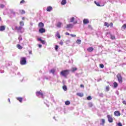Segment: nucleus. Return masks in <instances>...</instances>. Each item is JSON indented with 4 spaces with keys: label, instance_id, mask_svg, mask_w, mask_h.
<instances>
[{
    "label": "nucleus",
    "instance_id": "nucleus-9",
    "mask_svg": "<svg viewBox=\"0 0 126 126\" xmlns=\"http://www.w3.org/2000/svg\"><path fill=\"white\" fill-rule=\"evenodd\" d=\"M39 32L41 34H43V33H45V32H46V30L43 28H41L39 30Z\"/></svg>",
    "mask_w": 126,
    "mask_h": 126
},
{
    "label": "nucleus",
    "instance_id": "nucleus-20",
    "mask_svg": "<svg viewBox=\"0 0 126 126\" xmlns=\"http://www.w3.org/2000/svg\"><path fill=\"white\" fill-rule=\"evenodd\" d=\"M4 30H5V26H1L0 27V31H4Z\"/></svg>",
    "mask_w": 126,
    "mask_h": 126
},
{
    "label": "nucleus",
    "instance_id": "nucleus-62",
    "mask_svg": "<svg viewBox=\"0 0 126 126\" xmlns=\"http://www.w3.org/2000/svg\"><path fill=\"white\" fill-rule=\"evenodd\" d=\"M22 20H24L25 18H24V17H23V18H22Z\"/></svg>",
    "mask_w": 126,
    "mask_h": 126
},
{
    "label": "nucleus",
    "instance_id": "nucleus-37",
    "mask_svg": "<svg viewBox=\"0 0 126 126\" xmlns=\"http://www.w3.org/2000/svg\"><path fill=\"white\" fill-rule=\"evenodd\" d=\"M106 91H109V90H110V86H106Z\"/></svg>",
    "mask_w": 126,
    "mask_h": 126
},
{
    "label": "nucleus",
    "instance_id": "nucleus-13",
    "mask_svg": "<svg viewBox=\"0 0 126 126\" xmlns=\"http://www.w3.org/2000/svg\"><path fill=\"white\" fill-rule=\"evenodd\" d=\"M37 41H39L41 44H43V45H45V44H46V41L45 40H42V38H38Z\"/></svg>",
    "mask_w": 126,
    "mask_h": 126
},
{
    "label": "nucleus",
    "instance_id": "nucleus-1",
    "mask_svg": "<svg viewBox=\"0 0 126 126\" xmlns=\"http://www.w3.org/2000/svg\"><path fill=\"white\" fill-rule=\"evenodd\" d=\"M12 30L14 31H17L18 33H24L25 29L22 27H18L17 26H14L12 27Z\"/></svg>",
    "mask_w": 126,
    "mask_h": 126
},
{
    "label": "nucleus",
    "instance_id": "nucleus-47",
    "mask_svg": "<svg viewBox=\"0 0 126 126\" xmlns=\"http://www.w3.org/2000/svg\"><path fill=\"white\" fill-rule=\"evenodd\" d=\"M103 96H104V94H103L101 93V94H99V96L100 97H103Z\"/></svg>",
    "mask_w": 126,
    "mask_h": 126
},
{
    "label": "nucleus",
    "instance_id": "nucleus-58",
    "mask_svg": "<svg viewBox=\"0 0 126 126\" xmlns=\"http://www.w3.org/2000/svg\"><path fill=\"white\" fill-rule=\"evenodd\" d=\"M116 94H117V95H119V92L118 91H116Z\"/></svg>",
    "mask_w": 126,
    "mask_h": 126
},
{
    "label": "nucleus",
    "instance_id": "nucleus-8",
    "mask_svg": "<svg viewBox=\"0 0 126 126\" xmlns=\"http://www.w3.org/2000/svg\"><path fill=\"white\" fill-rule=\"evenodd\" d=\"M74 19H75L74 17H72V18H71L70 19V21H69V22H70V23H72V22H73V24H76V23H77V21H75V22H74Z\"/></svg>",
    "mask_w": 126,
    "mask_h": 126
},
{
    "label": "nucleus",
    "instance_id": "nucleus-45",
    "mask_svg": "<svg viewBox=\"0 0 126 126\" xmlns=\"http://www.w3.org/2000/svg\"><path fill=\"white\" fill-rule=\"evenodd\" d=\"M59 49V46H58V45H56L55 46V50H56V51H58V49Z\"/></svg>",
    "mask_w": 126,
    "mask_h": 126
},
{
    "label": "nucleus",
    "instance_id": "nucleus-61",
    "mask_svg": "<svg viewBox=\"0 0 126 126\" xmlns=\"http://www.w3.org/2000/svg\"><path fill=\"white\" fill-rule=\"evenodd\" d=\"M80 87H83V85H81Z\"/></svg>",
    "mask_w": 126,
    "mask_h": 126
},
{
    "label": "nucleus",
    "instance_id": "nucleus-36",
    "mask_svg": "<svg viewBox=\"0 0 126 126\" xmlns=\"http://www.w3.org/2000/svg\"><path fill=\"white\" fill-rule=\"evenodd\" d=\"M88 105H89V107H90L93 106V103H92V102L89 103Z\"/></svg>",
    "mask_w": 126,
    "mask_h": 126
},
{
    "label": "nucleus",
    "instance_id": "nucleus-50",
    "mask_svg": "<svg viewBox=\"0 0 126 126\" xmlns=\"http://www.w3.org/2000/svg\"><path fill=\"white\" fill-rule=\"evenodd\" d=\"M109 26H110V27H113V23H111L109 24Z\"/></svg>",
    "mask_w": 126,
    "mask_h": 126
},
{
    "label": "nucleus",
    "instance_id": "nucleus-3",
    "mask_svg": "<svg viewBox=\"0 0 126 126\" xmlns=\"http://www.w3.org/2000/svg\"><path fill=\"white\" fill-rule=\"evenodd\" d=\"M117 78L118 82L120 83V84H122V83H123V77L122 76V75H121V73H118L117 75Z\"/></svg>",
    "mask_w": 126,
    "mask_h": 126
},
{
    "label": "nucleus",
    "instance_id": "nucleus-53",
    "mask_svg": "<svg viewBox=\"0 0 126 126\" xmlns=\"http://www.w3.org/2000/svg\"><path fill=\"white\" fill-rule=\"evenodd\" d=\"M24 13H25V11H24V10H22V14H24Z\"/></svg>",
    "mask_w": 126,
    "mask_h": 126
},
{
    "label": "nucleus",
    "instance_id": "nucleus-10",
    "mask_svg": "<svg viewBox=\"0 0 126 126\" xmlns=\"http://www.w3.org/2000/svg\"><path fill=\"white\" fill-rule=\"evenodd\" d=\"M49 73H52L53 75H55L56 74V69H51L49 71Z\"/></svg>",
    "mask_w": 126,
    "mask_h": 126
},
{
    "label": "nucleus",
    "instance_id": "nucleus-5",
    "mask_svg": "<svg viewBox=\"0 0 126 126\" xmlns=\"http://www.w3.org/2000/svg\"><path fill=\"white\" fill-rule=\"evenodd\" d=\"M43 93L41 92H36V95L37 96V97H39V98H43Z\"/></svg>",
    "mask_w": 126,
    "mask_h": 126
},
{
    "label": "nucleus",
    "instance_id": "nucleus-44",
    "mask_svg": "<svg viewBox=\"0 0 126 126\" xmlns=\"http://www.w3.org/2000/svg\"><path fill=\"white\" fill-rule=\"evenodd\" d=\"M117 126H123V124H122V123H119L117 124Z\"/></svg>",
    "mask_w": 126,
    "mask_h": 126
},
{
    "label": "nucleus",
    "instance_id": "nucleus-29",
    "mask_svg": "<svg viewBox=\"0 0 126 126\" xmlns=\"http://www.w3.org/2000/svg\"><path fill=\"white\" fill-rule=\"evenodd\" d=\"M17 47L18 48V49H19V50H21L22 49V46H21V45H20V44H17Z\"/></svg>",
    "mask_w": 126,
    "mask_h": 126
},
{
    "label": "nucleus",
    "instance_id": "nucleus-34",
    "mask_svg": "<svg viewBox=\"0 0 126 126\" xmlns=\"http://www.w3.org/2000/svg\"><path fill=\"white\" fill-rule=\"evenodd\" d=\"M18 40L19 41H22V36H21V35H19Z\"/></svg>",
    "mask_w": 126,
    "mask_h": 126
},
{
    "label": "nucleus",
    "instance_id": "nucleus-12",
    "mask_svg": "<svg viewBox=\"0 0 126 126\" xmlns=\"http://www.w3.org/2000/svg\"><path fill=\"white\" fill-rule=\"evenodd\" d=\"M66 28L67 29H68L69 28H70L71 29L73 28V25H72V24H69L66 25Z\"/></svg>",
    "mask_w": 126,
    "mask_h": 126
},
{
    "label": "nucleus",
    "instance_id": "nucleus-43",
    "mask_svg": "<svg viewBox=\"0 0 126 126\" xmlns=\"http://www.w3.org/2000/svg\"><path fill=\"white\" fill-rule=\"evenodd\" d=\"M77 68L76 67L72 68V71H75V70H77Z\"/></svg>",
    "mask_w": 126,
    "mask_h": 126
},
{
    "label": "nucleus",
    "instance_id": "nucleus-64",
    "mask_svg": "<svg viewBox=\"0 0 126 126\" xmlns=\"http://www.w3.org/2000/svg\"><path fill=\"white\" fill-rule=\"evenodd\" d=\"M53 119H56V117H53Z\"/></svg>",
    "mask_w": 126,
    "mask_h": 126
},
{
    "label": "nucleus",
    "instance_id": "nucleus-51",
    "mask_svg": "<svg viewBox=\"0 0 126 126\" xmlns=\"http://www.w3.org/2000/svg\"><path fill=\"white\" fill-rule=\"evenodd\" d=\"M123 103L124 104V105H126V100H124L123 101Z\"/></svg>",
    "mask_w": 126,
    "mask_h": 126
},
{
    "label": "nucleus",
    "instance_id": "nucleus-23",
    "mask_svg": "<svg viewBox=\"0 0 126 126\" xmlns=\"http://www.w3.org/2000/svg\"><path fill=\"white\" fill-rule=\"evenodd\" d=\"M61 4H62V5H64V4H66V0H63L61 2Z\"/></svg>",
    "mask_w": 126,
    "mask_h": 126
},
{
    "label": "nucleus",
    "instance_id": "nucleus-18",
    "mask_svg": "<svg viewBox=\"0 0 126 126\" xmlns=\"http://www.w3.org/2000/svg\"><path fill=\"white\" fill-rule=\"evenodd\" d=\"M83 23L84 24H87L89 23V20H88L87 19H84L83 20Z\"/></svg>",
    "mask_w": 126,
    "mask_h": 126
},
{
    "label": "nucleus",
    "instance_id": "nucleus-55",
    "mask_svg": "<svg viewBox=\"0 0 126 126\" xmlns=\"http://www.w3.org/2000/svg\"><path fill=\"white\" fill-rule=\"evenodd\" d=\"M38 47H39V48H42V45L38 44Z\"/></svg>",
    "mask_w": 126,
    "mask_h": 126
},
{
    "label": "nucleus",
    "instance_id": "nucleus-6",
    "mask_svg": "<svg viewBox=\"0 0 126 126\" xmlns=\"http://www.w3.org/2000/svg\"><path fill=\"white\" fill-rule=\"evenodd\" d=\"M107 118L108 120L109 123H113V118L112 117V116L111 115H108L107 116Z\"/></svg>",
    "mask_w": 126,
    "mask_h": 126
},
{
    "label": "nucleus",
    "instance_id": "nucleus-30",
    "mask_svg": "<svg viewBox=\"0 0 126 126\" xmlns=\"http://www.w3.org/2000/svg\"><path fill=\"white\" fill-rule=\"evenodd\" d=\"M63 89L64 90V91H66V90H67V88L66 87V86H65V85L63 86Z\"/></svg>",
    "mask_w": 126,
    "mask_h": 126
},
{
    "label": "nucleus",
    "instance_id": "nucleus-7",
    "mask_svg": "<svg viewBox=\"0 0 126 126\" xmlns=\"http://www.w3.org/2000/svg\"><path fill=\"white\" fill-rule=\"evenodd\" d=\"M94 3L96 4L97 6H104V5H105V4L106 3L103 2L102 4H100V3H99V2L95 1Z\"/></svg>",
    "mask_w": 126,
    "mask_h": 126
},
{
    "label": "nucleus",
    "instance_id": "nucleus-4",
    "mask_svg": "<svg viewBox=\"0 0 126 126\" xmlns=\"http://www.w3.org/2000/svg\"><path fill=\"white\" fill-rule=\"evenodd\" d=\"M60 74L62 75V76H64L66 77V76L68 74V70H64L60 72Z\"/></svg>",
    "mask_w": 126,
    "mask_h": 126
},
{
    "label": "nucleus",
    "instance_id": "nucleus-28",
    "mask_svg": "<svg viewBox=\"0 0 126 126\" xmlns=\"http://www.w3.org/2000/svg\"><path fill=\"white\" fill-rule=\"evenodd\" d=\"M77 44H78V45H80L81 44V40L80 39H77L76 41Z\"/></svg>",
    "mask_w": 126,
    "mask_h": 126
},
{
    "label": "nucleus",
    "instance_id": "nucleus-11",
    "mask_svg": "<svg viewBox=\"0 0 126 126\" xmlns=\"http://www.w3.org/2000/svg\"><path fill=\"white\" fill-rule=\"evenodd\" d=\"M56 26L58 28H61L62 26H63V24L62 22H59L57 24Z\"/></svg>",
    "mask_w": 126,
    "mask_h": 126
},
{
    "label": "nucleus",
    "instance_id": "nucleus-27",
    "mask_svg": "<svg viewBox=\"0 0 126 126\" xmlns=\"http://www.w3.org/2000/svg\"><path fill=\"white\" fill-rule=\"evenodd\" d=\"M113 85H114V87L115 88H117V87H118V83L115 82L113 83Z\"/></svg>",
    "mask_w": 126,
    "mask_h": 126
},
{
    "label": "nucleus",
    "instance_id": "nucleus-32",
    "mask_svg": "<svg viewBox=\"0 0 126 126\" xmlns=\"http://www.w3.org/2000/svg\"><path fill=\"white\" fill-rule=\"evenodd\" d=\"M56 36L58 37V38H59V39L61 38V35L60 34V33H59V32H57L56 33Z\"/></svg>",
    "mask_w": 126,
    "mask_h": 126
},
{
    "label": "nucleus",
    "instance_id": "nucleus-24",
    "mask_svg": "<svg viewBox=\"0 0 126 126\" xmlns=\"http://www.w3.org/2000/svg\"><path fill=\"white\" fill-rule=\"evenodd\" d=\"M20 27H23L24 26V22L23 21L20 22Z\"/></svg>",
    "mask_w": 126,
    "mask_h": 126
},
{
    "label": "nucleus",
    "instance_id": "nucleus-21",
    "mask_svg": "<svg viewBox=\"0 0 126 126\" xmlns=\"http://www.w3.org/2000/svg\"><path fill=\"white\" fill-rule=\"evenodd\" d=\"M100 122H101L100 124V126H104V125L105 124V119H101L100 120Z\"/></svg>",
    "mask_w": 126,
    "mask_h": 126
},
{
    "label": "nucleus",
    "instance_id": "nucleus-59",
    "mask_svg": "<svg viewBox=\"0 0 126 126\" xmlns=\"http://www.w3.org/2000/svg\"><path fill=\"white\" fill-rule=\"evenodd\" d=\"M17 75H20V72H18L17 73Z\"/></svg>",
    "mask_w": 126,
    "mask_h": 126
},
{
    "label": "nucleus",
    "instance_id": "nucleus-41",
    "mask_svg": "<svg viewBox=\"0 0 126 126\" xmlns=\"http://www.w3.org/2000/svg\"><path fill=\"white\" fill-rule=\"evenodd\" d=\"M122 29H126V24H124L123 26H122Z\"/></svg>",
    "mask_w": 126,
    "mask_h": 126
},
{
    "label": "nucleus",
    "instance_id": "nucleus-38",
    "mask_svg": "<svg viewBox=\"0 0 126 126\" xmlns=\"http://www.w3.org/2000/svg\"><path fill=\"white\" fill-rule=\"evenodd\" d=\"M4 6H5L3 4H0V7L1 8H3L4 7Z\"/></svg>",
    "mask_w": 126,
    "mask_h": 126
},
{
    "label": "nucleus",
    "instance_id": "nucleus-19",
    "mask_svg": "<svg viewBox=\"0 0 126 126\" xmlns=\"http://www.w3.org/2000/svg\"><path fill=\"white\" fill-rule=\"evenodd\" d=\"M47 11H52L53 10V7L52 6H48L46 9Z\"/></svg>",
    "mask_w": 126,
    "mask_h": 126
},
{
    "label": "nucleus",
    "instance_id": "nucleus-14",
    "mask_svg": "<svg viewBox=\"0 0 126 126\" xmlns=\"http://www.w3.org/2000/svg\"><path fill=\"white\" fill-rule=\"evenodd\" d=\"M44 23H43L42 22H40L38 24V27L39 28H44Z\"/></svg>",
    "mask_w": 126,
    "mask_h": 126
},
{
    "label": "nucleus",
    "instance_id": "nucleus-46",
    "mask_svg": "<svg viewBox=\"0 0 126 126\" xmlns=\"http://www.w3.org/2000/svg\"><path fill=\"white\" fill-rule=\"evenodd\" d=\"M29 54L30 55H32V50H29Z\"/></svg>",
    "mask_w": 126,
    "mask_h": 126
},
{
    "label": "nucleus",
    "instance_id": "nucleus-49",
    "mask_svg": "<svg viewBox=\"0 0 126 126\" xmlns=\"http://www.w3.org/2000/svg\"><path fill=\"white\" fill-rule=\"evenodd\" d=\"M88 28H89V29H92V27H91V25H89L88 27Z\"/></svg>",
    "mask_w": 126,
    "mask_h": 126
},
{
    "label": "nucleus",
    "instance_id": "nucleus-33",
    "mask_svg": "<svg viewBox=\"0 0 126 126\" xmlns=\"http://www.w3.org/2000/svg\"><path fill=\"white\" fill-rule=\"evenodd\" d=\"M65 104L66 105H70V102L68 100H67L66 101H65Z\"/></svg>",
    "mask_w": 126,
    "mask_h": 126
},
{
    "label": "nucleus",
    "instance_id": "nucleus-56",
    "mask_svg": "<svg viewBox=\"0 0 126 126\" xmlns=\"http://www.w3.org/2000/svg\"><path fill=\"white\" fill-rule=\"evenodd\" d=\"M65 35H68V36H69V33H68V32H66V33H65Z\"/></svg>",
    "mask_w": 126,
    "mask_h": 126
},
{
    "label": "nucleus",
    "instance_id": "nucleus-35",
    "mask_svg": "<svg viewBox=\"0 0 126 126\" xmlns=\"http://www.w3.org/2000/svg\"><path fill=\"white\" fill-rule=\"evenodd\" d=\"M104 26H107V27H109L110 26V25H109V23L107 22L104 23Z\"/></svg>",
    "mask_w": 126,
    "mask_h": 126
},
{
    "label": "nucleus",
    "instance_id": "nucleus-22",
    "mask_svg": "<svg viewBox=\"0 0 126 126\" xmlns=\"http://www.w3.org/2000/svg\"><path fill=\"white\" fill-rule=\"evenodd\" d=\"M111 35H112V33H111V32H108L106 33V36L108 37V38H111Z\"/></svg>",
    "mask_w": 126,
    "mask_h": 126
},
{
    "label": "nucleus",
    "instance_id": "nucleus-2",
    "mask_svg": "<svg viewBox=\"0 0 126 126\" xmlns=\"http://www.w3.org/2000/svg\"><path fill=\"white\" fill-rule=\"evenodd\" d=\"M27 63V62L26 61V57H21L20 60V64L21 65H25Z\"/></svg>",
    "mask_w": 126,
    "mask_h": 126
},
{
    "label": "nucleus",
    "instance_id": "nucleus-31",
    "mask_svg": "<svg viewBox=\"0 0 126 126\" xmlns=\"http://www.w3.org/2000/svg\"><path fill=\"white\" fill-rule=\"evenodd\" d=\"M110 39H111L112 40H115V39H116V37H115V36L114 35H112L111 34V36H110Z\"/></svg>",
    "mask_w": 126,
    "mask_h": 126
},
{
    "label": "nucleus",
    "instance_id": "nucleus-40",
    "mask_svg": "<svg viewBox=\"0 0 126 126\" xmlns=\"http://www.w3.org/2000/svg\"><path fill=\"white\" fill-rule=\"evenodd\" d=\"M99 66L100 68H104V64H100Z\"/></svg>",
    "mask_w": 126,
    "mask_h": 126
},
{
    "label": "nucleus",
    "instance_id": "nucleus-17",
    "mask_svg": "<svg viewBox=\"0 0 126 126\" xmlns=\"http://www.w3.org/2000/svg\"><path fill=\"white\" fill-rule=\"evenodd\" d=\"M94 50V48H93V47H89L87 49L88 52H89L90 53H91V52H93Z\"/></svg>",
    "mask_w": 126,
    "mask_h": 126
},
{
    "label": "nucleus",
    "instance_id": "nucleus-57",
    "mask_svg": "<svg viewBox=\"0 0 126 126\" xmlns=\"http://www.w3.org/2000/svg\"><path fill=\"white\" fill-rule=\"evenodd\" d=\"M60 45H63V42H61L60 43Z\"/></svg>",
    "mask_w": 126,
    "mask_h": 126
},
{
    "label": "nucleus",
    "instance_id": "nucleus-42",
    "mask_svg": "<svg viewBox=\"0 0 126 126\" xmlns=\"http://www.w3.org/2000/svg\"><path fill=\"white\" fill-rule=\"evenodd\" d=\"M25 2V0H22L20 1V4H22V3H24Z\"/></svg>",
    "mask_w": 126,
    "mask_h": 126
},
{
    "label": "nucleus",
    "instance_id": "nucleus-15",
    "mask_svg": "<svg viewBox=\"0 0 126 126\" xmlns=\"http://www.w3.org/2000/svg\"><path fill=\"white\" fill-rule=\"evenodd\" d=\"M10 14H11V17H14L15 16V12L11 10Z\"/></svg>",
    "mask_w": 126,
    "mask_h": 126
},
{
    "label": "nucleus",
    "instance_id": "nucleus-39",
    "mask_svg": "<svg viewBox=\"0 0 126 126\" xmlns=\"http://www.w3.org/2000/svg\"><path fill=\"white\" fill-rule=\"evenodd\" d=\"M87 100L90 101V100H92V97H91L90 96H89L87 97Z\"/></svg>",
    "mask_w": 126,
    "mask_h": 126
},
{
    "label": "nucleus",
    "instance_id": "nucleus-25",
    "mask_svg": "<svg viewBox=\"0 0 126 126\" xmlns=\"http://www.w3.org/2000/svg\"><path fill=\"white\" fill-rule=\"evenodd\" d=\"M17 100L19 101L20 103H22V100H23V98H22V97H17Z\"/></svg>",
    "mask_w": 126,
    "mask_h": 126
},
{
    "label": "nucleus",
    "instance_id": "nucleus-63",
    "mask_svg": "<svg viewBox=\"0 0 126 126\" xmlns=\"http://www.w3.org/2000/svg\"><path fill=\"white\" fill-rule=\"evenodd\" d=\"M1 21V18L0 17V21Z\"/></svg>",
    "mask_w": 126,
    "mask_h": 126
},
{
    "label": "nucleus",
    "instance_id": "nucleus-60",
    "mask_svg": "<svg viewBox=\"0 0 126 126\" xmlns=\"http://www.w3.org/2000/svg\"><path fill=\"white\" fill-rule=\"evenodd\" d=\"M8 102H10V99L8 98Z\"/></svg>",
    "mask_w": 126,
    "mask_h": 126
},
{
    "label": "nucleus",
    "instance_id": "nucleus-54",
    "mask_svg": "<svg viewBox=\"0 0 126 126\" xmlns=\"http://www.w3.org/2000/svg\"><path fill=\"white\" fill-rule=\"evenodd\" d=\"M44 78V79H47V80H48V79H50V78H48V77H45Z\"/></svg>",
    "mask_w": 126,
    "mask_h": 126
},
{
    "label": "nucleus",
    "instance_id": "nucleus-16",
    "mask_svg": "<svg viewBox=\"0 0 126 126\" xmlns=\"http://www.w3.org/2000/svg\"><path fill=\"white\" fill-rule=\"evenodd\" d=\"M114 115L116 117H120V116H121V113H120L119 111H115L114 112Z\"/></svg>",
    "mask_w": 126,
    "mask_h": 126
},
{
    "label": "nucleus",
    "instance_id": "nucleus-26",
    "mask_svg": "<svg viewBox=\"0 0 126 126\" xmlns=\"http://www.w3.org/2000/svg\"><path fill=\"white\" fill-rule=\"evenodd\" d=\"M77 96H79V97H83V93H77Z\"/></svg>",
    "mask_w": 126,
    "mask_h": 126
},
{
    "label": "nucleus",
    "instance_id": "nucleus-48",
    "mask_svg": "<svg viewBox=\"0 0 126 126\" xmlns=\"http://www.w3.org/2000/svg\"><path fill=\"white\" fill-rule=\"evenodd\" d=\"M70 36L71 37H76V35H74V34H70Z\"/></svg>",
    "mask_w": 126,
    "mask_h": 126
},
{
    "label": "nucleus",
    "instance_id": "nucleus-52",
    "mask_svg": "<svg viewBox=\"0 0 126 126\" xmlns=\"http://www.w3.org/2000/svg\"><path fill=\"white\" fill-rule=\"evenodd\" d=\"M0 73H3V72H4V71L2 70H0Z\"/></svg>",
    "mask_w": 126,
    "mask_h": 126
}]
</instances>
